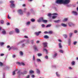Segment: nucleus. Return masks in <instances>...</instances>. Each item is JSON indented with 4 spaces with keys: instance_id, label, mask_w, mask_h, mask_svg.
I'll return each mask as SVG.
<instances>
[{
    "instance_id": "obj_20",
    "label": "nucleus",
    "mask_w": 78,
    "mask_h": 78,
    "mask_svg": "<svg viewBox=\"0 0 78 78\" xmlns=\"http://www.w3.org/2000/svg\"><path fill=\"white\" fill-rule=\"evenodd\" d=\"M58 55V54L57 53H55L54 55L53 56V58H54L56 57Z\"/></svg>"
},
{
    "instance_id": "obj_16",
    "label": "nucleus",
    "mask_w": 78,
    "mask_h": 78,
    "mask_svg": "<svg viewBox=\"0 0 78 78\" xmlns=\"http://www.w3.org/2000/svg\"><path fill=\"white\" fill-rule=\"evenodd\" d=\"M70 40V38H69L68 40V45H70V43H71Z\"/></svg>"
},
{
    "instance_id": "obj_26",
    "label": "nucleus",
    "mask_w": 78,
    "mask_h": 78,
    "mask_svg": "<svg viewBox=\"0 0 78 78\" xmlns=\"http://www.w3.org/2000/svg\"><path fill=\"white\" fill-rule=\"evenodd\" d=\"M51 24H48L47 25V26H46V27L48 28V27H51Z\"/></svg>"
},
{
    "instance_id": "obj_4",
    "label": "nucleus",
    "mask_w": 78,
    "mask_h": 78,
    "mask_svg": "<svg viewBox=\"0 0 78 78\" xmlns=\"http://www.w3.org/2000/svg\"><path fill=\"white\" fill-rule=\"evenodd\" d=\"M43 19V18H40L37 20V22H42Z\"/></svg>"
},
{
    "instance_id": "obj_12",
    "label": "nucleus",
    "mask_w": 78,
    "mask_h": 78,
    "mask_svg": "<svg viewBox=\"0 0 78 78\" xmlns=\"http://www.w3.org/2000/svg\"><path fill=\"white\" fill-rule=\"evenodd\" d=\"M28 72V71H24L23 73H22V74L23 75H25V74H27V73Z\"/></svg>"
},
{
    "instance_id": "obj_34",
    "label": "nucleus",
    "mask_w": 78,
    "mask_h": 78,
    "mask_svg": "<svg viewBox=\"0 0 78 78\" xmlns=\"http://www.w3.org/2000/svg\"><path fill=\"white\" fill-rule=\"evenodd\" d=\"M67 20H68L67 18H65L64 19V20H63V22H67Z\"/></svg>"
},
{
    "instance_id": "obj_22",
    "label": "nucleus",
    "mask_w": 78,
    "mask_h": 78,
    "mask_svg": "<svg viewBox=\"0 0 78 78\" xmlns=\"http://www.w3.org/2000/svg\"><path fill=\"white\" fill-rule=\"evenodd\" d=\"M73 34V33H71L69 34V36L70 37H72Z\"/></svg>"
},
{
    "instance_id": "obj_7",
    "label": "nucleus",
    "mask_w": 78,
    "mask_h": 78,
    "mask_svg": "<svg viewBox=\"0 0 78 78\" xmlns=\"http://www.w3.org/2000/svg\"><path fill=\"white\" fill-rule=\"evenodd\" d=\"M17 73L18 75H20L22 74V72L21 71V70H19Z\"/></svg>"
},
{
    "instance_id": "obj_2",
    "label": "nucleus",
    "mask_w": 78,
    "mask_h": 78,
    "mask_svg": "<svg viewBox=\"0 0 78 78\" xmlns=\"http://www.w3.org/2000/svg\"><path fill=\"white\" fill-rule=\"evenodd\" d=\"M10 3H11L10 5V7L11 8H15V5L14 4V1H10L9 2Z\"/></svg>"
},
{
    "instance_id": "obj_48",
    "label": "nucleus",
    "mask_w": 78,
    "mask_h": 78,
    "mask_svg": "<svg viewBox=\"0 0 78 78\" xmlns=\"http://www.w3.org/2000/svg\"><path fill=\"white\" fill-rule=\"evenodd\" d=\"M77 43L76 41H74L73 42L74 45H76V44Z\"/></svg>"
},
{
    "instance_id": "obj_9",
    "label": "nucleus",
    "mask_w": 78,
    "mask_h": 78,
    "mask_svg": "<svg viewBox=\"0 0 78 78\" xmlns=\"http://www.w3.org/2000/svg\"><path fill=\"white\" fill-rule=\"evenodd\" d=\"M43 44L44 46V48L47 47V43H43Z\"/></svg>"
},
{
    "instance_id": "obj_17",
    "label": "nucleus",
    "mask_w": 78,
    "mask_h": 78,
    "mask_svg": "<svg viewBox=\"0 0 78 78\" xmlns=\"http://www.w3.org/2000/svg\"><path fill=\"white\" fill-rule=\"evenodd\" d=\"M34 48L35 50V51H38V49L36 48V46H34Z\"/></svg>"
},
{
    "instance_id": "obj_63",
    "label": "nucleus",
    "mask_w": 78,
    "mask_h": 78,
    "mask_svg": "<svg viewBox=\"0 0 78 78\" xmlns=\"http://www.w3.org/2000/svg\"><path fill=\"white\" fill-rule=\"evenodd\" d=\"M17 64H19V65H20V63L19 62H17Z\"/></svg>"
},
{
    "instance_id": "obj_49",
    "label": "nucleus",
    "mask_w": 78,
    "mask_h": 78,
    "mask_svg": "<svg viewBox=\"0 0 78 78\" xmlns=\"http://www.w3.org/2000/svg\"><path fill=\"white\" fill-rule=\"evenodd\" d=\"M45 58L46 59H48V56H47V55L46 56Z\"/></svg>"
},
{
    "instance_id": "obj_32",
    "label": "nucleus",
    "mask_w": 78,
    "mask_h": 78,
    "mask_svg": "<svg viewBox=\"0 0 78 78\" xmlns=\"http://www.w3.org/2000/svg\"><path fill=\"white\" fill-rule=\"evenodd\" d=\"M37 62H41V59H40L37 58Z\"/></svg>"
},
{
    "instance_id": "obj_55",
    "label": "nucleus",
    "mask_w": 78,
    "mask_h": 78,
    "mask_svg": "<svg viewBox=\"0 0 78 78\" xmlns=\"http://www.w3.org/2000/svg\"><path fill=\"white\" fill-rule=\"evenodd\" d=\"M58 42H62V41L61 40L59 39V40H58Z\"/></svg>"
},
{
    "instance_id": "obj_64",
    "label": "nucleus",
    "mask_w": 78,
    "mask_h": 78,
    "mask_svg": "<svg viewBox=\"0 0 78 78\" xmlns=\"http://www.w3.org/2000/svg\"><path fill=\"white\" fill-rule=\"evenodd\" d=\"M27 44H28L29 43V40H27Z\"/></svg>"
},
{
    "instance_id": "obj_61",
    "label": "nucleus",
    "mask_w": 78,
    "mask_h": 78,
    "mask_svg": "<svg viewBox=\"0 0 78 78\" xmlns=\"http://www.w3.org/2000/svg\"><path fill=\"white\" fill-rule=\"evenodd\" d=\"M69 69H70V70L72 69V68L71 67H69Z\"/></svg>"
},
{
    "instance_id": "obj_19",
    "label": "nucleus",
    "mask_w": 78,
    "mask_h": 78,
    "mask_svg": "<svg viewBox=\"0 0 78 78\" xmlns=\"http://www.w3.org/2000/svg\"><path fill=\"white\" fill-rule=\"evenodd\" d=\"M49 37L47 35H45L44 36V39H48Z\"/></svg>"
},
{
    "instance_id": "obj_5",
    "label": "nucleus",
    "mask_w": 78,
    "mask_h": 78,
    "mask_svg": "<svg viewBox=\"0 0 78 78\" xmlns=\"http://www.w3.org/2000/svg\"><path fill=\"white\" fill-rule=\"evenodd\" d=\"M18 12L19 14H20V15L23 14V12H22V10L21 9L18 10Z\"/></svg>"
},
{
    "instance_id": "obj_37",
    "label": "nucleus",
    "mask_w": 78,
    "mask_h": 78,
    "mask_svg": "<svg viewBox=\"0 0 78 78\" xmlns=\"http://www.w3.org/2000/svg\"><path fill=\"white\" fill-rule=\"evenodd\" d=\"M25 44H23L21 45V47L23 48V47H25Z\"/></svg>"
},
{
    "instance_id": "obj_29",
    "label": "nucleus",
    "mask_w": 78,
    "mask_h": 78,
    "mask_svg": "<svg viewBox=\"0 0 78 78\" xmlns=\"http://www.w3.org/2000/svg\"><path fill=\"white\" fill-rule=\"evenodd\" d=\"M59 48H62V45H61V43H60L59 44Z\"/></svg>"
},
{
    "instance_id": "obj_21",
    "label": "nucleus",
    "mask_w": 78,
    "mask_h": 78,
    "mask_svg": "<svg viewBox=\"0 0 78 78\" xmlns=\"http://www.w3.org/2000/svg\"><path fill=\"white\" fill-rule=\"evenodd\" d=\"M20 55L21 56L23 55V52L22 51H20Z\"/></svg>"
},
{
    "instance_id": "obj_39",
    "label": "nucleus",
    "mask_w": 78,
    "mask_h": 78,
    "mask_svg": "<svg viewBox=\"0 0 78 78\" xmlns=\"http://www.w3.org/2000/svg\"><path fill=\"white\" fill-rule=\"evenodd\" d=\"M59 51L61 53H64V51H63L62 50H60Z\"/></svg>"
},
{
    "instance_id": "obj_24",
    "label": "nucleus",
    "mask_w": 78,
    "mask_h": 78,
    "mask_svg": "<svg viewBox=\"0 0 78 78\" xmlns=\"http://www.w3.org/2000/svg\"><path fill=\"white\" fill-rule=\"evenodd\" d=\"M42 22H44V23H47V20H44V19H43Z\"/></svg>"
},
{
    "instance_id": "obj_38",
    "label": "nucleus",
    "mask_w": 78,
    "mask_h": 78,
    "mask_svg": "<svg viewBox=\"0 0 78 78\" xmlns=\"http://www.w3.org/2000/svg\"><path fill=\"white\" fill-rule=\"evenodd\" d=\"M4 44V43L3 42H0V45L1 46H2Z\"/></svg>"
},
{
    "instance_id": "obj_42",
    "label": "nucleus",
    "mask_w": 78,
    "mask_h": 78,
    "mask_svg": "<svg viewBox=\"0 0 78 78\" xmlns=\"http://www.w3.org/2000/svg\"><path fill=\"white\" fill-rule=\"evenodd\" d=\"M33 61H35V56H34V55L33 56Z\"/></svg>"
},
{
    "instance_id": "obj_23",
    "label": "nucleus",
    "mask_w": 78,
    "mask_h": 78,
    "mask_svg": "<svg viewBox=\"0 0 78 78\" xmlns=\"http://www.w3.org/2000/svg\"><path fill=\"white\" fill-rule=\"evenodd\" d=\"M37 72L38 74H39L40 73V71L38 69H37Z\"/></svg>"
},
{
    "instance_id": "obj_15",
    "label": "nucleus",
    "mask_w": 78,
    "mask_h": 78,
    "mask_svg": "<svg viewBox=\"0 0 78 78\" xmlns=\"http://www.w3.org/2000/svg\"><path fill=\"white\" fill-rule=\"evenodd\" d=\"M18 70V69H17L15 70L13 72V75H14L16 74V72H17Z\"/></svg>"
},
{
    "instance_id": "obj_54",
    "label": "nucleus",
    "mask_w": 78,
    "mask_h": 78,
    "mask_svg": "<svg viewBox=\"0 0 78 78\" xmlns=\"http://www.w3.org/2000/svg\"><path fill=\"white\" fill-rule=\"evenodd\" d=\"M60 27V25L59 24H57V25H56V27Z\"/></svg>"
},
{
    "instance_id": "obj_33",
    "label": "nucleus",
    "mask_w": 78,
    "mask_h": 78,
    "mask_svg": "<svg viewBox=\"0 0 78 78\" xmlns=\"http://www.w3.org/2000/svg\"><path fill=\"white\" fill-rule=\"evenodd\" d=\"M0 22L1 23V24H3V23H4V21L3 20H1L0 21Z\"/></svg>"
},
{
    "instance_id": "obj_46",
    "label": "nucleus",
    "mask_w": 78,
    "mask_h": 78,
    "mask_svg": "<svg viewBox=\"0 0 78 78\" xmlns=\"http://www.w3.org/2000/svg\"><path fill=\"white\" fill-rule=\"evenodd\" d=\"M20 65H22V66H25V64L23 62L20 63Z\"/></svg>"
},
{
    "instance_id": "obj_40",
    "label": "nucleus",
    "mask_w": 78,
    "mask_h": 78,
    "mask_svg": "<svg viewBox=\"0 0 78 78\" xmlns=\"http://www.w3.org/2000/svg\"><path fill=\"white\" fill-rule=\"evenodd\" d=\"M53 33V31H50L48 32V33L49 34H52Z\"/></svg>"
},
{
    "instance_id": "obj_56",
    "label": "nucleus",
    "mask_w": 78,
    "mask_h": 78,
    "mask_svg": "<svg viewBox=\"0 0 78 78\" xmlns=\"http://www.w3.org/2000/svg\"><path fill=\"white\" fill-rule=\"evenodd\" d=\"M26 78H30V75H27Z\"/></svg>"
},
{
    "instance_id": "obj_43",
    "label": "nucleus",
    "mask_w": 78,
    "mask_h": 78,
    "mask_svg": "<svg viewBox=\"0 0 78 78\" xmlns=\"http://www.w3.org/2000/svg\"><path fill=\"white\" fill-rule=\"evenodd\" d=\"M9 34H13V32L11 31L9 32Z\"/></svg>"
},
{
    "instance_id": "obj_31",
    "label": "nucleus",
    "mask_w": 78,
    "mask_h": 78,
    "mask_svg": "<svg viewBox=\"0 0 78 78\" xmlns=\"http://www.w3.org/2000/svg\"><path fill=\"white\" fill-rule=\"evenodd\" d=\"M43 51H46V52L47 53V51H47V50L45 48L43 49Z\"/></svg>"
},
{
    "instance_id": "obj_53",
    "label": "nucleus",
    "mask_w": 78,
    "mask_h": 78,
    "mask_svg": "<svg viewBox=\"0 0 78 78\" xmlns=\"http://www.w3.org/2000/svg\"><path fill=\"white\" fill-rule=\"evenodd\" d=\"M77 32H78V31H77V30H74V33H77Z\"/></svg>"
},
{
    "instance_id": "obj_1",
    "label": "nucleus",
    "mask_w": 78,
    "mask_h": 78,
    "mask_svg": "<svg viewBox=\"0 0 78 78\" xmlns=\"http://www.w3.org/2000/svg\"><path fill=\"white\" fill-rule=\"evenodd\" d=\"M70 2V0H56L55 3L57 4H63V5H67V7H70L72 6L71 4L68 5Z\"/></svg>"
},
{
    "instance_id": "obj_51",
    "label": "nucleus",
    "mask_w": 78,
    "mask_h": 78,
    "mask_svg": "<svg viewBox=\"0 0 78 78\" xmlns=\"http://www.w3.org/2000/svg\"><path fill=\"white\" fill-rule=\"evenodd\" d=\"M44 34H47V33H48V31H46L44 32Z\"/></svg>"
},
{
    "instance_id": "obj_3",
    "label": "nucleus",
    "mask_w": 78,
    "mask_h": 78,
    "mask_svg": "<svg viewBox=\"0 0 78 78\" xmlns=\"http://www.w3.org/2000/svg\"><path fill=\"white\" fill-rule=\"evenodd\" d=\"M52 15H55V16H58V14L56 13H54L52 14H51V13H49L48 14V16L50 17Z\"/></svg>"
},
{
    "instance_id": "obj_60",
    "label": "nucleus",
    "mask_w": 78,
    "mask_h": 78,
    "mask_svg": "<svg viewBox=\"0 0 78 78\" xmlns=\"http://www.w3.org/2000/svg\"><path fill=\"white\" fill-rule=\"evenodd\" d=\"M4 54H1L0 55L1 56H4Z\"/></svg>"
},
{
    "instance_id": "obj_35",
    "label": "nucleus",
    "mask_w": 78,
    "mask_h": 78,
    "mask_svg": "<svg viewBox=\"0 0 78 78\" xmlns=\"http://www.w3.org/2000/svg\"><path fill=\"white\" fill-rule=\"evenodd\" d=\"M37 55L38 56H41L42 55V54H41V53H38L37 54Z\"/></svg>"
},
{
    "instance_id": "obj_62",
    "label": "nucleus",
    "mask_w": 78,
    "mask_h": 78,
    "mask_svg": "<svg viewBox=\"0 0 78 78\" xmlns=\"http://www.w3.org/2000/svg\"><path fill=\"white\" fill-rule=\"evenodd\" d=\"M16 57V55H12V57L13 58H15Z\"/></svg>"
},
{
    "instance_id": "obj_14",
    "label": "nucleus",
    "mask_w": 78,
    "mask_h": 78,
    "mask_svg": "<svg viewBox=\"0 0 78 78\" xmlns=\"http://www.w3.org/2000/svg\"><path fill=\"white\" fill-rule=\"evenodd\" d=\"M15 30L16 32V33H19V30L17 29V28H16L15 29Z\"/></svg>"
},
{
    "instance_id": "obj_57",
    "label": "nucleus",
    "mask_w": 78,
    "mask_h": 78,
    "mask_svg": "<svg viewBox=\"0 0 78 78\" xmlns=\"http://www.w3.org/2000/svg\"><path fill=\"white\" fill-rule=\"evenodd\" d=\"M8 19H11V18L9 17V15H8Z\"/></svg>"
},
{
    "instance_id": "obj_13",
    "label": "nucleus",
    "mask_w": 78,
    "mask_h": 78,
    "mask_svg": "<svg viewBox=\"0 0 78 78\" xmlns=\"http://www.w3.org/2000/svg\"><path fill=\"white\" fill-rule=\"evenodd\" d=\"M61 26H62V27H67V25L64 24L63 23H62L61 24Z\"/></svg>"
},
{
    "instance_id": "obj_25",
    "label": "nucleus",
    "mask_w": 78,
    "mask_h": 78,
    "mask_svg": "<svg viewBox=\"0 0 78 78\" xmlns=\"http://www.w3.org/2000/svg\"><path fill=\"white\" fill-rule=\"evenodd\" d=\"M30 23H31L30 21L27 22L26 23V25H29L30 24Z\"/></svg>"
},
{
    "instance_id": "obj_8",
    "label": "nucleus",
    "mask_w": 78,
    "mask_h": 78,
    "mask_svg": "<svg viewBox=\"0 0 78 78\" xmlns=\"http://www.w3.org/2000/svg\"><path fill=\"white\" fill-rule=\"evenodd\" d=\"M69 27H72V26H74V24L72 23L69 22Z\"/></svg>"
},
{
    "instance_id": "obj_52",
    "label": "nucleus",
    "mask_w": 78,
    "mask_h": 78,
    "mask_svg": "<svg viewBox=\"0 0 78 78\" xmlns=\"http://www.w3.org/2000/svg\"><path fill=\"white\" fill-rule=\"evenodd\" d=\"M31 77L32 78H34V77H35V76L34 75H32L31 76Z\"/></svg>"
},
{
    "instance_id": "obj_50",
    "label": "nucleus",
    "mask_w": 78,
    "mask_h": 78,
    "mask_svg": "<svg viewBox=\"0 0 78 78\" xmlns=\"http://www.w3.org/2000/svg\"><path fill=\"white\" fill-rule=\"evenodd\" d=\"M33 42H34V41L33 40H32L31 41V43L32 44H33Z\"/></svg>"
},
{
    "instance_id": "obj_6",
    "label": "nucleus",
    "mask_w": 78,
    "mask_h": 78,
    "mask_svg": "<svg viewBox=\"0 0 78 78\" xmlns=\"http://www.w3.org/2000/svg\"><path fill=\"white\" fill-rule=\"evenodd\" d=\"M72 14L74 15V16H78V13H77V12L73 11L72 12Z\"/></svg>"
},
{
    "instance_id": "obj_44",
    "label": "nucleus",
    "mask_w": 78,
    "mask_h": 78,
    "mask_svg": "<svg viewBox=\"0 0 78 78\" xmlns=\"http://www.w3.org/2000/svg\"><path fill=\"white\" fill-rule=\"evenodd\" d=\"M0 66H1V67L3 66V63L1 62H0Z\"/></svg>"
},
{
    "instance_id": "obj_59",
    "label": "nucleus",
    "mask_w": 78,
    "mask_h": 78,
    "mask_svg": "<svg viewBox=\"0 0 78 78\" xmlns=\"http://www.w3.org/2000/svg\"><path fill=\"white\" fill-rule=\"evenodd\" d=\"M41 27H45V25L44 24H42L41 25Z\"/></svg>"
},
{
    "instance_id": "obj_10",
    "label": "nucleus",
    "mask_w": 78,
    "mask_h": 78,
    "mask_svg": "<svg viewBox=\"0 0 78 78\" xmlns=\"http://www.w3.org/2000/svg\"><path fill=\"white\" fill-rule=\"evenodd\" d=\"M40 33H41V31H39L38 32H35V34L37 35V36H38Z\"/></svg>"
},
{
    "instance_id": "obj_30",
    "label": "nucleus",
    "mask_w": 78,
    "mask_h": 78,
    "mask_svg": "<svg viewBox=\"0 0 78 78\" xmlns=\"http://www.w3.org/2000/svg\"><path fill=\"white\" fill-rule=\"evenodd\" d=\"M31 21L32 22H35V19H31Z\"/></svg>"
},
{
    "instance_id": "obj_18",
    "label": "nucleus",
    "mask_w": 78,
    "mask_h": 78,
    "mask_svg": "<svg viewBox=\"0 0 78 78\" xmlns=\"http://www.w3.org/2000/svg\"><path fill=\"white\" fill-rule=\"evenodd\" d=\"M60 21H61V20H55L54 21V22H55V23H59Z\"/></svg>"
},
{
    "instance_id": "obj_58",
    "label": "nucleus",
    "mask_w": 78,
    "mask_h": 78,
    "mask_svg": "<svg viewBox=\"0 0 78 78\" xmlns=\"http://www.w3.org/2000/svg\"><path fill=\"white\" fill-rule=\"evenodd\" d=\"M7 25H10V24L9 23H6Z\"/></svg>"
},
{
    "instance_id": "obj_47",
    "label": "nucleus",
    "mask_w": 78,
    "mask_h": 78,
    "mask_svg": "<svg viewBox=\"0 0 78 78\" xmlns=\"http://www.w3.org/2000/svg\"><path fill=\"white\" fill-rule=\"evenodd\" d=\"M23 42H24V41H20V42L19 43V44H20L21 43H23Z\"/></svg>"
},
{
    "instance_id": "obj_41",
    "label": "nucleus",
    "mask_w": 78,
    "mask_h": 78,
    "mask_svg": "<svg viewBox=\"0 0 78 78\" xmlns=\"http://www.w3.org/2000/svg\"><path fill=\"white\" fill-rule=\"evenodd\" d=\"M57 17V16H54L52 17V19H55V18H56Z\"/></svg>"
},
{
    "instance_id": "obj_28",
    "label": "nucleus",
    "mask_w": 78,
    "mask_h": 78,
    "mask_svg": "<svg viewBox=\"0 0 78 78\" xmlns=\"http://www.w3.org/2000/svg\"><path fill=\"white\" fill-rule=\"evenodd\" d=\"M63 36L65 38H67V35L66 34H65L63 35Z\"/></svg>"
},
{
    "instance_id": "obj_11",
    "label": "nucleus",
    "mask_w": 78,
    "mask_h": 78,
    "mask_svg": "<svg viewBox=\"0 0 78 78\" xmlns=\"http://www.w3.org/2000/svg\"><path fill=\"white\" fill-rule=\"evenodd\" d=\"M3 31L2 32V33L3 34H6V31H5V29H2Z\"/></svg>"
},
{
    "instance_id": "obj_45",
    "label": "nucleus",
    "mask_w": 78,
    "mask_h": 78,
    "mask_svg": "<svg viewBox=\"0 0 78 78\" xmlns=\"http://www.w3.org/2000/svg\"><path fill=\"white\" fill-rule=\"evenodd\" d=\"M56 75L57 76H60V75L59 74H58V73L57 72H56Z\"/></svg>"
},
{
    "instance_id": "obj_27",
    "label": "nucleus",
    "mask_w": 78,
    "mask_h": 78,
    "mask_svg": "<svg viewBox=\"0 0 78 78\" xmlns=\"http://www.w3.org/2000/svg\"><path fill=\"white\" fill-rule=\"evenodd\" d=\"M29 73H34V71H33L32 70H30V71Z\"/></svg>"
},
{
    "instance_id": "obj_36",
    "label": "nucleus",
    "mask_w": 78,
    "mask_h": 78,
    "mask_svg": "<svg viewBox=\"0 0 78 78\" xmlns=\"http://www.w3.org/2000/svg\"><path fill=\"white\" fill-rule=\"evenodd\" d=\"M71 64L73 66H74V65H75V62L74 61L72 62H71Z\"/></svg>"
}]
</instances>
